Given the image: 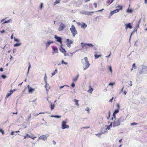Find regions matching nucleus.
<instances>
[{
  "mask_svg": "<svg viewBox=\"0 0 147 147\" xmlns=\"http://www.w3.org/2000/svg\"><path fill=\"white\" fill-rule=\"evenodd\" d=\"M112 122H111V124L109 125H105V128H103L102 129V133L104 134H107V130H109L110 128L112 126Z\"/></svg>",
  "mask_w": 147,
  "mask_h": 147,
  "instance_id": "f257e3e1",
  "label": "nucleus"
},
{
  "mask_svg": "<svg viewBox=\"0 0 147 147\" xmlns=\"http://www.w3.org/2000/svg\"><path fill=\"white\" fill-rule=\"evenodd\" d=\"M70 30L73 36H75V35L77 33V32L76 28L74 25L71 26V28H70Z\"/></svg>",
  "mask_w": 147,
  "mask_h": 147,
  "instance_id": "f03ea898",
  "label": "nucleus"
},
{
  "mask_svg": "<svg viewBox=\"0 0 147 147\" xmlns=\"http://www.w3.org/2000/svg\"><path fill=\"white\" fill-rule=\"evenodd\" d=\"M120 125V122L119 120H115L113 122V127L117 126Z\"/></svg>",
  "mask_w": 147,
  "mask_h": 147,
  "instance_id": "7ed1b4c3",
  "label": "nucleus"
},
{
  "mask_svg": "<svg viewBox=\"0 0 147 147\" xmlns=\"http://www.w3.org/2000/svg\"><path fill=\"white\" fill-rule=\"evenodd\" d=\"M49 135L48 134H46L45 135H43L39 137V139H42V140L45 141L47 140V137L49 136Z\"/></svg>",
  "mask_w": 147,
  "mask_h": 147,
  "instance_id": "20e7f679",
  "label": "nucleus"
},
{
  "mask_svg": "<svg viewBox=\"0 0 147 147\" xmlns=\"http://www.w3.org/2000/svg\"><path fill=\"white\" fill-rule=\"evenodd\" d=\"M72 41L69 39H67L66 41V44L67 46L69 47L71 46V45L72 44Z\"/></svg>",
  "mask_w": 147,
  "mask_h": 147,
  "instance_id": "39448f33",
  "label": "nucleus"
},
{
  "mask_svg": "<svg viewBox=\"0 0 147 147\" xmlns=\"http://www.w3.org/2000/svg\"><path fill=\"white\" fill-rule=\"evenodd\" d=\"M17 90L16 89H14L13 90H10V92L9 93H8L6 96V98H7L10 95H11L13 93V92L16 91Z\"/></svg>",
  "mask_w": 147,
  "mask_h": 147,
  "instance_id": "423d86ee",
  "label": "nucleus"
},
{
  "mask_svg": "<svg viewBox=\"0 0 147 147\" xmlns=\"http://www.w3.org/2000/svg\"><path fill=\"white\" fill-rule=\"evenodd\" d=\"M55 38L57 40V41L59 42L61 45L62 44V41L61 37H58L56 35H55Z\"/></svg>",
  "mask_w": 147,
  "mask_h": 147,
  "instance_id": "0eeeda50",
  "label": "nucleus"
},
{
  "mask_svg": "<svg viewBox=\"0 0 147 147\" xmlns=\"http://www.w3.org/2000/svg\"><path fill=\"white\" fill-rule=\"evenodd\" d=\"M28 92L29 93H32L33 91L34 90V89L32 88L31 87L29 86V85H28Z\"/></svg>",
  "mask_w": 147,
  "mask_h": 147,
  "instance_id": "6e6552de",
  "label": "nucleus"
},
{
  "mask_svg": "<svg viewBox=\"0 0 147 147\" xmlns=\"http://www.w3.org/2000/svg\"><path fill=\"white\" fill-rule=\"evenodd\" d=\"M119 11V10L118 9L115 10L113 11H111L110 12V14L111 15H113L115 13L118 12Z\"/></svg>",
  "mask_w": 147,
  "mask_h": 147,
  "instance_id": "1a4fd4ad",
  "label": "nucleus"
},
{
  "mask_svg": "<svg viewBox=\"0 0 147 147\" xmlns=\"http://www.w3.org/2000/svg\"><path fill=\"white\" fill-rule=\"evenodd\" d=\"M125 25L126 26L125 28L126 29L128 28H129L130 29H131L132 28V27L130 23H129L128 24H126Z\"/></svg>",
  "mask_w": 147,
  "mask_h": 147,
  "instance_id": "9d476101",
  "label": "nucleus"
},
{
  "mask_svg": "<svg viewBox=\"0 0 147 147\" xmlns=\"http://www.w3.org/2000/svg\"><path fill=\"white\" fill-rule=\"evenodd\" d=\"M20 132V131L19 130L16 131H13L11 132V135H16V134Z\"/></svg>",
  "mask_w": 147,
  "mask_h": 147,
  "instance_id": "9b49d317",
  "label": "nucleus"
},
{
  "mask_svg": "<svg viewBox=\"0 0 147 147\" xmlns=\"http://www.w3.org/2000/svg\"><path fill=\"white\" fill-rule=\"evenodd\" d=\"M85 59L86 60V68H87L88 67H89V66H90V64L89 63L88 61V60L87 59V58L86 57H85Z\"/></svg>",
  "mask_w": 147,
  "mask_h": 147,
  "instance_id": "f8f14e48",
  "label": "nucleus"
},
{
  "mask_svg": "<svg viewBox=\"0 0 147 147\" xmlns=\"http://www.w3.org/2000/svg\"><path fill=\"white\" fill-rule=\"evenodd\" d=\"M63 28L64 25L63 24H61L59 27L58 28V29L59 31H61L63 30Z\"/></svg>",
  "mask_w": 147,
  "mask_h": 147,
  "instance_id": "ddd939ff",
  "label": "nucleus"
},
{
  "mask_svg": "<svg viewBox=\"0 0 147 147\" xmlns=\"http://www.w3.org/2000/svg\"><path fill=\"white\" fill-rule=\"evenodd\" d=\"M53 53L54 54L55 53H58V49L57 48H55L54 47H53Z\"/></svg>",
  "mask_w": 147,
  "mask_h": 147,
  "instance_id": "4468645a",
  "label": "nucleus"
},
{
  "mask_svg": "<svg viewBox=\"0 0 147 147\" xmlns=\"http://www.w3.org/2000/svg\"><path fill=\"white\" fill-rule=\"evenodd\" d=\"M45 88H46L47 91L48 92L49 91V90L50 88V87L49 85V84H47V83H46V85L45 86Z\"/></svg>",
  "mask_w": 147,
  "mask_h": 147,
  "instance_id": "2eb2a0df",
  "label": "nucleus"
},
{
  "mask_svg": "<svg viewBox=\"0 0 147 147\" xmlns=\"http://www.w3.org/2000/svg\"><path fill=\"white\" fill-rule=\"evenodd\" d=\"M53 43V41H49L47 43H46V47H48L51 44Z\"/></svg>",
  "mask_w": 147,
  "mask_h": 147,
  "instance_id": "dca6fc26",
  "label": "nucleus"
},
{
  "mask_svg": "<svg viewBox=\"0 0 147 147\" xmlns=\"http://www.w3.org/2000/svg\"><path fill=\"white\" fill-rule=\"evenodd\" d=\"M50 108L51 110H53L55 108V105L54 104H53L52 103H51V104Z\"/></svg>",
  "mask_w": 147,
  "mask_h": 147,
  "instance_id": "f3484780",
  "label": "nucleus"
},
{
  "mask_svg": "<svg viewBox=\"0 0 147 147\" xmlns=\"http://www.w3.org/2000/svg\"><path fill=\"white\" fill-rule=\"evenodd\" d=\"M81 26L82 28H84L87 27V25L84 23H83V24L81 25Z\"/></svg>",
  "mask_w": 147,
  "mask_h": 147,
  "instance_id": "a211bd4d",
  "label": "nucleus"
},
{
  "mask_svg": "<svg viewBox=\"0 0 147 147\" xmlns=\"http://www.w3.org/2000/svg\"><path fill=\"white\" fill-rule=\"evenodd\" d=\"M60 51L63 53L64 52V49L62 47V45L61 46L60 48Z\"/></svg>",
  "mask_w": 147,
  "mask_h": 147,
  "instance_id": "6ab92c4d",
  "label": "nucleus"
},
{
  "mask_svg": "<svg viewBox=\"0 0 147 147\" xmlns=\"http://www.w3.org/2000/svg\"><path fill=\"white\" fill-rule=\"evenodd\" d=\"M119 112V109H117L115 110L114 112L113 113V114H114V116H115V115L116 114L118 113Z\"/></svg>",
  "mask_w": 147,
  "mask_h": 147,
  "instance_id": "aec40b11",
  "label": "nucleus"
},
{
  "mask_svg": "<svg viewBox=\"0 0 147 147\" xmlns=\"http://www.w3.org/2000/svg\"><path fill=\"white\" fill-rule=\"evenodd\" d=\"M47 77L46 76V74H45V76L44 77V80L45 81V82L46 83H47Z\"/></svg>",
  "mask_w": 147,
  "mask_h": 147,
  "instance_id": "412c9836",
  "label": "nucleus"
},
{
  "mask_svg": "<svg viewBox=\"0 0 147 147\" xmlns=\"http://www.w3.org/2000/svg\"><path fill=\"white\" fill-rule=\"evenodd\" d=\"M93 90V89L92 88L90 87L89 90L88 91V92L89 93H92V92Z\"/></svg>",
  "mask_w": 147,
  "mask_h": 147,
  "instance_id": "4be33fe9",
  "label": "nucleus"
},
{
  "mask_svg": "<svg viewBox=\"0 0 147 147\" xmlns=\"http://www.w3.org/2000/svg\"><path fill=\"white\" fill-rule=\"evenodd\" d=\"M51 117H54L57 118H59L60 117H61V116H58V115H52L51 116Z\"/></svg>",
  "mask_w": 147,
  "mask_h": 147,
  "instance_id": "5701e85b",
  "label": "nucleus"
},
{
  "mask_svg": "<svg viewBox=\"0 0 147 147\" xmlns=\"http://www.w3.org/2000/svg\"><path fill=\"white\" fill-rule=\"evenodd\" d=\"M57 72V70L56 69L54 72L52 73V76L54 75L55 74H56Z\"/></svg>",
  "mask_w": 147,
  "mask_h": 147,
  "instance_id": "b1692460",
  "label": "nucleus"
},
{
  "mask_svg": "<svg viewBox=\"0 0 147 147\" xmlns=\"http://www.w3.org/2000/svg\"><path fill=\"white\" fill-rule=\"evenodd\" d=\"M21 44L20 43H16L14 44V46L15 47L19 46Z\"/></svg>",
  "mask_w": 147,
  "mask_h": 147,
  "instance_id": "393cba45",
  "label": "nucleus"
},
{
  "mask_svg": "<svg viewBox=\"0 0 147 147\" xmlns=\"http://www.w3.org/2000/svg\"><path fill=\"white\" fill-rule=\"evenodd\" d=\"M10 21L11 20H9L7 21H5L3 23V24H5V23H9L10 22Z\"/></svg>",
  "mask_w": 147,
  "mask_h": 147,
  "instance_id": "a878e982",
  "label": "nucleus"
},
{
  "mask_svg": "<svg viewBox=\"0 0 147 147\" xmlns=\"http://www.w3.org/2000/svg\"><path fill=\"white\" fill-rule=\"evenodd\" d=\"M62 128L63 129H64V121H62Z\"/></svg>",
  "mask_w": 147,
  "mask_h": 147,
  "instance_id": "bb28decb",
  "label": "nucleus"
},
{
  "mask_svg": "<svg viewBox=\"0 0 147 147\" xmlns=\"http://www.w3.org/2000/svg\"><path fill=\"white\" fill-rule=\"evenodd\" d=\"M108 3L109 4L112 3L113 1L114 0H108Z\"/></svg>",
  "mask_w": 147,
  "mask_h": 147,
  "instance_id": "cd10ccee",
  "label": "nucleus"
},
{
  "mask_svg": "<svg viewBox=\"0 0 147 147\" xmlns=\"http://www.w3.org/2000/svg\"><path fill=\"white\" fill-rule=\"evenodd\" d=\"M30 137H29L30 138L32 139L33 140L34 139L36 138V137H34L33 135L30 136Z\"/></svg>",
  "mask_w": 147,
  "mask_h": 147,
  "instance_id": "c85d7f7f",
  "label": "nucleus"
},
{
  "mask_svg": "<svg viewBox=\"0 0 147 147\" xmlns=\"http://www.w3.org/2000/svg\"><path fill=\"white\" fill-rule=\"evenodd\" d=\"M74 101L76 103V105L78 106L79 104L78 103V100H75Z\"/></svg>",
  "mask_w": 147,
  "mask_h": 147,
  "instance_id": "c756f323",
  "label": "nucleus"
},
{
  "mask_svg": "<svg viewBox=\"0 0 147 147\" xmlns=\"http://www.w3.org/2000/svg\"><path fill=\"white\" fill-rule=\"evenodd\" d=\"M127 11L128 12L131 13L132 12V11L131 9H128L127 10Z\"/></svg>",
  "mask_w": 147,
  "mask_h": 147,
  "instance_id": "7c9ffc66",
  "label": "nucleus"
},
{
  "mask_svg": "<svg viewBox=\"0 0 147 147\" xmlns=\"http://www.w3.org/2000/svg\"><path fill=\"white\" fill-rule=\"evenodd\" d=\"M0 132L3 135L4 134V131L2 129H0Z\"/></svg>",
  "mask_w": 147,
  "mask_h": 147,
  "instance_id": "2f4dec72",
  "label": "nucleus"
},
{
  "mask_svg": "<svg viewBox=\"0 0 147 147\" xmlns=\"http://www.w3.org/2000/svg\"><path fill=\"white\" fill-rule=\"evenodd\" d=\"M94 56H95V58L96 59H97V58H98V57H99L101 56V55H95Z\"/></svg>",
  "mask_w": 147,
  "mask_h": 147,
  "instance_id": "473e14b6",
  "label": "nucleus"
},
{
  "mask_svg": "<svg viewBox=\"0 0 147 147\" xmlns=\"http://www.w3.org/2000/svg\"><path fill=\"white\" fill-rule=\"evenodd\" d=\"M29 63V66L28 67V73L29 72V69H30V67H31V65H30V63Z\"/></svg>",
  "mask_w": 147,
  "mask_h": 147,
  "instance_id": "72a5a7b5",
  "label": "nucleus"
},
{
  "mask_svg": "<svg viewBox=\"0 0 147 147\" xmlns=\"http://www.w3.org/2000/svg\"><path fill=\"white\" fill-rule=\"evenodd\" d=\"M137 123H131V125H136L137 124Z\"/></svg>",
  "mask_w": 147,
  "mask_h": 147,
  "instance_id": "f704fd0d",
  "label": "nucleus"
},
{
  "mask_svg": "<svg viewBox=\"0 0 147 147\" xmlns=\"http://www.w3.org/2000/svg\"><path fill=\"white\" fill-rule=\"evenodd\" d=\"M117 7L119 9L121 10L122 9V6L120 5H119L117 6Z\"/></svg>",
  "mask_w": 147,
  "mask_h": 147,
  "instance_id": "c9c22d12",
  "label": "nucleus"
},
{
  "mask_svg": "<svg viewBox=\"0 0 147 147\" xmlns=\"http://www.w3.org/2000/svg\"><path fill=\"white\" fill-rule=\"evenodd\" d=\"M60 2V1L59 0H56L55 2V4L57 3H59Z\"/></svg>",
  "mask_w": 147,
  "mask_h": 147,
  "instance_id": "e433bc0d",
  "label": "nucleus"
},
{
  "mask_svg": "<svg viewBox=\"0 0 147 147\" xmlns=\"http://www.w3.org/2000/svg\"><path fill=\"white\" fill-rule=\"evenodd\" d=\"M65 128H68L69 127V126L68 125L65 124Z\"/></svg>",
  "mask_w": 147,
  "mask_h": 147,
  "instance_id": "4c0bfd02",
  "label": "nucleus"
},
{
  "mask_svg": "<svg viewBox=\"0 0 147 147\" xmlns=\"http://www.w3.org/2000/svg\"><path fill=\"white\" fill-rule=\"evenodd\" d=\"M114 84V83H110L109 84V85L110 86H113Z\"/></svg>",
  "mask_w": 147,
  "mask_h": 147,
  "instance_id": "58836bf2",
  "label": "nucleus"
},
{
  "mask_svg": "<svg viewBox=\"0 0 147 147\" xmlns=\"http://www.w3.org/2000/svg\"><path fill=\"white\" fill-rule=\"evenodd\" d=\"M1 77L3 79H5L6 78V76L5 75H2L1 76Z\"/></svg>",
  "mask_w": 147,
  "mask_h": 147,
  "instance_id": "ea45409f",
  "label": "nucleus"
},
{
  "mask_svg": "<svg viewBox=\"0 0 147 147\" xmlns=\"http://www.w3.org/2000/svg\"><path fill=\"white\" fill-rule=\"evenodd\" d=\"M86 45L88 46L92 47L93 45L91 44H86Z\"/></svg>",
  "mask_w": 147,
  "mask_h": 147,
  "instance_id": "a19ab883",
  "label": "nucleus"
},
{
  "mask_svg": "<svg viewBox=\"0 0 147 147\" xmlns=\"http://www.w3.org/2000/svg\"><path fill=\"white\" fill-rule=\"evenodd\" d=\"M42 6H43V3H41L40 5V9H42Z\"/></svg>",
  "mask_w": 147,
  "mask_h": 147,
  "instance_id": "79ce46f5",
  "label": "nucleus"
},
{
  "mask_svg": "<svg viewBox=\"0 0 147 147\" xmlns=\"http://www.w3.org/2000/svg\"><path fill=\"white\" fill-rule=\"evenodd\" d=\"M14 40L15 41H16V42H19V40L17 39L16 38H14Z\"/></svg>",
  "mask_w": 147,
  "mask_h": 147,
  "instance_id": "37998d69",
  "label": "nucleus"
},
{
  "mask_svg": "<svg viewBox=\"0 0 147 147\" xmlns=\"http://www.w3.org/2000/svg\"><path fill=\"white\" fill-rule=\"evenodd\" d=\"M71 86L73 87H74L75 86V84L74 83H72L71 84Z\"/></svg>",
  "mask_w": 147,
  "mask_h": 147,
  "instance_id": "c03bdc74",
  "label": "nucleus"
},
{
  "mask_svg": "<svg viewBox=\"0 0 147 147\" xmlns=\"http://www.w3.org/2000/svg\"><path fill=\"white\" fill-rule=\"evenodd\" d=\"M26 136L27 137H28V138H29V137H30V135H29V134H26Z\"/></svg>",
  "mask_w": 147,
  "mask_h": 147,
  "instance_id": "a18cd8bd",
  "label": "nucleus"
},
{
  "mask_svg": "<svg viewBox=\"0 0 147 147\" xmlns=\"http://www.w3.org/2000/svg\"><path fill=\"white\" fill-rule=\"evenodd\" d=\"M101 135V134H96V135L98 136H99V137Z\"/></svg>",
  "mask_w": 147,
  "mask_h": 147,
  "instance_id": "49530a36",
  "label": "nucleus"
},
{
  "mask_svg": "<svg viewBox=\"0 0 147 147\" xmlns=\"http://www.w3.org/2000/svg\"><path fill=\"white\" fill-rule=\"evenodd\" d=\"M115 118H116V117H115V116H114V114H113V117H112V119H115Z\"/></svg>",
  "mask_w": 147,
  "mask_h": 147,
  "instance_id": "de8ad7c7",
  "label": "nucleus"
},
{
  "mask_svg": "<svg viewBox=\"0 0 147 147\" xmlns=\"http://www.w3.org/2000/svg\"><path fill=\"white\" fill-rule=\"evenodd\" d=\"M53 144L54 145H55L56 144V142L54 140H53Z\"/></svg>",
  "mask_w": 147,
  "mask_h": 147,
  "instance_id": "09e8293b",
  "label": "nucleus"
},
{
  "mask_svg": "<svg viewBox=\"0 0 147 147\" xmlns=\"http://www.w3.org/2000/svg\"><path fill=\"white\" fill-rule=\"evenodd\" d=\"M113 98H112L110 100V102H112L113 101Z\"/></svg>",
  "mask_w": 147,
  "mask_h": 147,
  "instance_id": "8fccbe9b",
  "label": "nucleus"
},
{
  "mask_svg": "<svg viewBox=\"0 0 147 147\" xmlns=\"http://www.w3.org/2000/svg\"><path fill=\"white\" fill-rule=\"evenodd\" d=\"M64 86V85H63V86H60L59 87V89H61V88H63Z\"/></svg>",
  "mask_w": 147,
  "mask_h": 147,
  "instance_id": "3c124183",
  "label": "nucleus"
},
{
  "mask_svg": "<svg viewBox=\"0 0 147 147\" xmlns=\"http://www.w3.org/2000/svg\"><path fill=\"white\" fill-rule=\"evenodd\" d=\"M109 69L110 70V71H111V72H112V68H111V67H110L109 68Z\"/></svg>",
  "mask_w": 147,
  "mask_h": 147,
  "instance_id": "603ef678",
  "label": "nucleus"
},
{
  "mask_svg": "<svg viewBox=\"0 0 147 147\" xmlns=\"http://www.w3.org/2000/svg\"><path fill=\"white\" fill-rule=\"evenodd\" d=\"M23 82H22L21 83L19 84H18V86H21V85H22V84H23Z\"/></svg>",
  "mask_w": 147,
  "mask_h": 147,
  "instance_id": "864d4df0",
  "label": "nucleus"
},
{
  "mask_svg": "<svg viewBox=\"0 0 147 147\" xmlns=\"http://www.w3.org/2000/svg\"><path fill=\"white\" fill-rule=\"evenodd\" d=\"M3 71V69L2 68H1L0 69V71Z\"/></svg>",
  "mask_w": 147,
  "mask_h": 147,
  "instance_id": "5fc2aeb1",
  "label": "nucleus"
},
{
  "mask_svg": "<svg viewBox=\"0 0 147 147\" xmlns=\"http://www.w3.org/2000/svg\"><path fill=\"white\" fill-rule=\"evenodd\" d=\"M117 107H118V109H119V107H120V106H119V104H117Z\"/></svg>",
  "mask_w": 147,
  "mask_h": 147,
  "instance_id": "6e6d98bb",
  "label": "nucleus"
},
{
  "mask_svg": "<svg viewBox=\"0 0 147 147\" xmlns=\"http://www.w3.org/2000/svg\"><path fill=\"white\" fill-rule=\"evenodd\" d=\"M124 94L125 95H126V93H127V92H126L125 91H124Z\"/></svg>",
  "mask_w": 147,
  "mask_h": 147,
  "instance_id": "4d7b16f0",
  "label": "nucleus"
},
{
  "mask_svg": "<svg viewBox=\"0 0 147 147\" xmlns=\"http://www.w3.org/2000/svg\"><path fill=\"white\" fill-rule=\"evenodd\" d=\"M86 111H88V112L89 113V110L88 108H87V109Z\"/></svg>",
  "mask_w": 147,
  "mask_h": 147,
  "instance_id": "13d9d810",
  "label": "nucleus"
},
{
  "mask_svg": "<svg viewBox=\"0 0 147 147\" xmlns=\"http://www.w3.org/2000/svg\"><path fill=\"white\" fill-rule=\"evenodd\" d=\"M13 34H12L11 36V39H13Z\"/></svg>",
  "mask_w": 147,
  "mask_h": 147,
  "instance_id": "bf43d9fd",
  "label": "nucleus"
},
{
  "mask_svg": "<svg viewBox=\"0 0 147 147\" xmlns=\"http://www.w3.org/2000/svg\"><path fill=\"white\" fill-rule=\"evenodd\" d=\"M1 33H3L5 32V30H3L1 31Z\"/></svg>",
  "mask_w": 147,
  "mask_h": 147,
  "instance_id": "052dcab7",
  "label": "nucleus"
},
{
  "mask_svg": "<svg viewBox=\"0 0 147 147\" xmlns=\"http://www.w3.org/2000/svg\"><path fill=\"white\" fill-rule=\"evenodd\" d=\"M62 64H63V63H64V61L63 60L62 61Z\"/></svg>",
  "mask_w": 147,
  "mask_h": 147,
  "instance_id": "680f3d73",
  "label": "nucleus"
},
{
  "mask_svg": "<svg viewBox=\"0 0 147 147\" xmlns=\"http://www.w3.org/2000/svg\"><path fill=\"white\" fill-rule=\"evenodd\" d=\"M94 6H95V7H96L97 5H96V3L94 4Z\"/></svg>",
  "mask_w": 147,
  "mask_h": 147,
  "instance_id": "e2e57ef3",
  "label": "nucleus"
},
{
  "mask_svg": "<svg viewBox=\"0 0 147 147\" xmlns=\"http://www.w3.org/2000/svg\"><path fill=\"white\" fill-rule=\"evenodd\" d=\"M122 140V139H120V140H119V142H121V141Z\"/></svg>",
  "mask_w": 147,
  "mask_h": 147,
  "instance_id": "0e129e2a",
  "label": "nucleus"
},
{
  "mask_svg": "<svg viewBox=\"0 0 147 147\" xmlns=\"http://www.w3.org/2000/svg\"><path fill=\"white\" fill-rule=\"evenodd\" d=\"M133 67H135V64H134L133 65Z\"/></svg>",
  "mask_w": 147,
  "mask_h": 147,
  "instance_id": "69168bd1",
  "label": "nucleus"
},
{
  "mask_svg": "<svg viewBox=\"0 0 147 147\" xmlns=\"http://www.w3.org/2000/svg\"><path fill=\"white\" fill-rule=\"evenodd\" d=\"M77 78H75V79H74V81H76L77 80Z\"/></svg>",
  "mask_w": 147,
  "mask_h": 147,
  "instance_id": "338daca9",
  "label": "nucleus"
},
{
  "mask_svg": "<svg viewBox=\"0 0 147 147\" xmlns=\"http://www.w3.org/2000/svg\"><path fill=\"white\" fill-rule=\"evenodd\" d=\"M145 2L146 3H147V0H145Z\"/></svg>",
  "mask_w": 147,
  "mask_h": 147,
  "instance_id": "774afa93",
  "label": "nucleus"
}]
</instances>
